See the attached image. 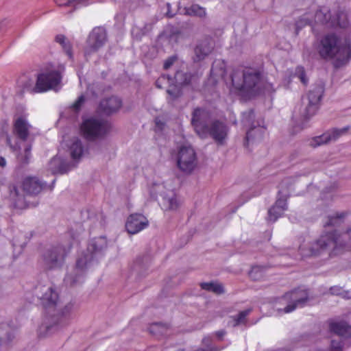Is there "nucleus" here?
<instances>
[{"mask_svg": "<svg viewBox=\"0 0 351 351\" xmlns=\"http://www.w3.org/2000/svg\"><path fill=\"white\" fill-rule=\"evenodd\" d=\"M84 147L81 140L78 138H74L71 140V144L69 146V151L71 158L75 160H79L84 152Z\"/></svg>", "mask_w": 351, "mask_h": 351, "instance_id": "31", "label": "nucleus"}, {"mask_svg": "<svg viewBox=\"0 0 351 351\" xmlns=\"http://www.w3.org/2000/svg\"><path fill=\"white\" fill-rule=\"evenodd\" d=\"M226 332L224 330H220L215 332V335L219 340H221L223 338V337L226 335Z\"/></svg>", "mask_w": 351, "mask_h": 351, "instance_id": "49", "label": "nucleus"}, {"mask_svg": "<svg viewBox=\"0 0 351 351\" xmlns=\"http://www.w3.org/2000/svg\"><path fill=\"white\" fill-rule=\"evenodd\" d=\"M54 1L58 7L65 8L68 9V12L71 13L79 8L100 2L101 0H54Z\"/></svg>", "mask_w": 351, "mask_h": 351, "instance_id": "28", "label": "nucleus"}, {"mask_svg": "<svg viewBox=\"0 0 351 351\" xmlns=\"http://www.w3.org/2000/svg\"><path fill=\"white\" fill-rule=\"evenodd\" d=\"M166 125L165 121L160 117L155 119V128L154 130L156 133L161 132Z\"/></svg>", "mask_w": 351, "mask_h": 351, "instance_id": "42", "label": "nucleus"}, {"mask_svg": "<svg viewBox=\"0 0 351 351\" xmlns=\"http://www.w3.org/2000/svg\"><path fill=\"white\" fill-rule=\"evenodd\" d=\"M85 101V98H84V95H80L78 99L73 103V104L72 105V108L76 110V111H78L82 104H84Z\"/></svg>", "mask_w": 351, "mask_h": 351, "instance_id": "44", "label": "nucleus"}, {"mask_svg": "<svg viewBox=\"0 0 351 351\" xmlns=\"http://www.w3.org/2000/svg\"><path fill=\"white\" fill-rule=\"evenodd\" d=\"M108 247L107 239L99 237L91 239L85 251L79 255L75 267L64 278L66 286H74L83 282L86 274L94 269Z\"/></svg>", "mask_w": 351, "mask_h": 351, "instance_id": "2", "label": "nucleus"}, {"mask_svg": "<svg viewBox=\"0 0 351 351\" xmlns=\"http://www.w3.org/2000/svg\"><path fill=\"white\" fill-rule=\"evenodd\" d=\"M46 186V183L36 177H27L23 182V190L29 195L38 194Z\"/></svg>", "mask_w": 351, "mask_h": 351, "instance_id": "27", "label": "nucleus"}, {"mask_svg": "<svg viewBox=\"0 0 351 351\" xmlns=\"http://www.w3.org/2000/svg\"><path fill=\"white\" fill-rule=\"evenodd\" d=\"M14 337V329L8 323L0 324V346H7Z\"/></svg>", "mask_w": 351, "mask_h": 351, "instance_id": "29", "label": "nucleus"}, {"mask_svg": "<svg viewBox=\"0 0 351 351\" xmlns=\"http://www.w3.org/2000/svg\"><path fill=\"white\" fill-rule=\"evenodd\" d=\"M167 84L168 85V88L167 89V93L171 97L172 100H175L178 97H179L181 95V90L180 88L178 86L176 83H173V84H169V83L167 82V80L162 81L160 82L161 88H162L163 84Z\"/></svg>", "mask_w": 351, "mask_h": 351, "instance_id": "36", "label": "nucleus"}, {"mask_svg": "<svg viewBox=\"0 0 351 351\" xmlns=\"http://www.w3.org/2000/svg\"><path fill=\"white\" fill-rule=\"evenodd\" d=\"M33 294L36 295L43 306L47 317L45 323L39 327L38 332L41 337L50 335L56 331L59 326L66 325L73 309V304L69 303L61 311L51 314L58 306V295L51 285L38 284L35 286Z\"/></svg>", "mask_w": 351, "mask_h": 351, "instance_id": "1", "label": "nucleus"}, {"mask_svg": "<svg viewBox=\"0 0 351 351\" xmlns=\"http://www.w3.org/2000/svg\"><path fill=\"white\" fill-rule=\"evenodd\" d=\"M134 7L130 6V8H129V10H134Z\"/></svg>", "mask_w": 351, "mask_h": 351, "instance_id": "58", "label": "nucleus"}, {"mask_svg": "<svg viewBox=\"0 0 351 351\" xmlns=\"http://www.w3.org/2000/svg\"><path fill=\"white\" fill-rule=\"evenodd\" d=\"M317 50L322 58L332 60L335 67H341L351 59V40L348 36L328 33L321 38Z\"/></svg>", "mask_w": 351, "mask_h": 351, "instance_id": "4", "label": "nucleus"}, {"mask_svg": "<svg viewBox=\"0 0 351 351\" xmlns=\"http://www.w3.org/2000/svg\"><path fill=\"white\" fill-rule=\"evenodd\" d=\"M64 71L63 65L55 66L50 65L39 73L36 82L32 89L33 93H42L50 90H56L62 82V74Z\"/></svg>", "mask_w": 351, "mask_h": 351, "instance_id": "7", "label": "nucleus"}, {"mask_svg": "<svg viewBox=\"0 0 351 351\" xmlns=\"http://www.w3.org/2000/svg\"><path fill=\"white\" fill-rule=\"evenodd\" d=\"M69 234L71 236V237L73 238V240L74 241L76 238H75V236L73 234V232H69Z\"/></svg>", "mask_w": 351, "mask_h": 351, "instance_id": "57", "label": "nucleus"}, {"mask_svg": "<svg viewBox=\"0 0 351 351\" xmlns=\"http://www.w3.org/2000/svg\"><path fill=\"white\" fill-rule=\"evenodd\" d=\"M233 88L239 95L250 99L259 93L271 94L275 92L271 83L264 82L260 71L249 68L234 69L231 74Z\"/></svg>", "mask_w": 351, "mask_h": 351, "instance_id": "3", "label": "nucleus"}, {"mask_svg": "<svg viewBox=\"0 0 351 351\" xmlns=\"http://www.w3.org/2000/svg\"><path fill=\"white\" fill-rule=\"evenodd\" d=\"M255 113L253 110H249L242 113L241 123L245 128H249L246 132L244 145L247 147L255 141L261 140L263 137L265 128L254 121Z\"/></svg>", "mask_w": 351, "mask_h": 351, "instance_id": "10", "label": "nucleus"}, {"mask_svg": "<svg viewBox=\"0 0 351 351\" xmlns=\"http://www.w3.org/2000/svg\"><path fill=\"white\" fill-rule=\"evenodd\" d=\"M344 213H341L336 216H330L328 217V221L326 223V227L340 226L343 221Z\"/></svg>", "mask_w": 351, "mask_h": 351, "instance_id": "38", "label": "nucleus"}, {"mask_svg": "<svg viewBox=\"0 0 351 351\" xmlns=\"http://www.w3.org/2000/svg\"><path fill=\"white\" fill-rule=\"evenodd\" d=\"M177 60V56H172L168 58L164 62V69H169L174 63V62Z\"/></svg>", "mask_w": 351, "mask_h": 351, "instance_id": "45", "label": "nucleus"}, {"mask_svg": "<svg viewBox=\"0 0 351 351\" xmlns=\"http://www.w3.org/2000/svg\"><path fill=\"white\" fill-rule=\"evenodd\" d=\"M145 34L146 32L144 29L140 28L136 25L133 26L131 29V34L132 37L137 40H141L143 36Z\"/></svg>", "mask_w": 351, "mask_h": 351, "instance_id": "40", "label": "nucleus"}, {"mask_svg": "<svg viewBox=\"0 0 351 351\" xmlns=\"http://www.w3.org/2000/svg\"><path fill=\"white\" fill-rule=\"evenodd\" d=\"M230 132L229 127L226 123L218 119L213 120L206 128L205 134L201 135L202 139L211 137L218 145H223L228 138Z\"/></svg>", "mask_w": 351, "mask_h": 351, "instance_id": "14", "label": "nucleus"}, {"mask_svg": "<svg viewBox=\"0 0 351 351\" xmlns=\"http://www.w3.org/2000/svg\"><path fill=\"white\" fill-rule=\"evenodd\" d=\"M350 239L348 231L342 234L335 230L332 232H327L322 234L320 238L313 243H307L305 241L299 246V252L302 257L317 255L321 251L328 248H332L333 251L339 248H345L346 250H351V244L350 241L346 242L345 240Z\"/></svg>", "mask_w": 351, "mask_h": 351, "instance_id": "6", "label": "nucleus"}, {"mask_svg": "<svg viewBox=\"0 0 351 351\" xmlns=\"http://www.w3.org/2000/svg\"><path fill=\"white\" fill-rule=\"evenodd\" d=\"M308 293L307 289L298 288L286 293L280 300L282 304L285 306L282 311L289 313L298 308H302L307 304Z\"/></svg>", "mask_w": 351, "mask_h": 351, "instance_id": "11", "label": "nucleus"}, {"mask_svg": "<svg viewBox=\"0 0 351 351\" xmlns=\"http://www.w3.org/2000/svg\"><path fill=\"white\" fill-rule=\"evenodd\" d=\"M167 12H166V15L169 18H172L175 14L171 12V4L169 3H167Z\"/></svg>", "mask_w": 351, "mask_h": 351, "instance_id": "48", "label": "nucleus"}, {"mask_svg": "<svg viewBox=\"0 0 351 351\" xmlns=\"http://www.w3.org/2000/svg\"><path fill=\"white\" fill-rule=\"evenodd\" d=\"M169 330L168 325L160 322L153 323L149 327V332L157 337L168 335Z\"/></svg>", "mask_w": 351, "mask_h": 351, "instance_id": "32", "label": "nucleus"}, {"mask_svg": "<svg viewBox=\"0 0 351 351\" xmlns=\"http://www.w3.org/2000/svg\"><path fill=\"white\" fill-rule=\"evenodd\" d=\"M55 40L61 45L68 57L71 59L73 58L71 45L67 38L62 34H58L56 36Z\"/></svg>", "mask_w": 351, "mask_h": 351, "instance_id": "33", "label": "nucleus"}, {"mask_svg": "<svg viewBox=\"0 0 351 351\" xmlns=\"http://www.w3.org/2000/svg\"><path fill=\"white\" fill-rule=\"evenodd\" d=\"M178 351H184V350H178Z\"/></svg>", "mask_w": 351, "mask_h": 351, "instance_id": "62", "label": "nucleus"}, {"mask_svg": "<svg viewBox=\"0 0 351 351\" xmlns=\"http://www.w3.org/2000/svg\"><path fill=\"white\" fill-rule=\"evenodd\" d=\"M212 121L211 112L208 110L204 108L194 109L192 113L191 125L199 137L206 134V130Z\"/></svg>", "mask_w": 351, "mask_h": 351, "instance_id": "16", "label": "nucleus"}, {"mask_svg": "<svg viewBox=\"0 0 351 351\" xmlns=\"http://www.w3.org/2000/svg\"><path fill=\"white\" fill-rule=\"evenodd\" d=\"M249 276L254 280H258L262 276L261 274L259 273V267H253L249 273Z\"/></svg>", "mask_w": 351, "mask_h": 351, "instance_id": "43", "label": "nucleus"}, {"mask_svg": "<svg viewBox=\"0 0 351 351\" xmlns=\"http://www.w3.org/2000/svg\"><path fill=\"white\" fill-rule=\"evenodd\" d=\"M200 286L202 289L212 291L217 294L222 293L224 291L222 285L218 282H202L200 284Z\"/></svg>", "mask_w": 351, "mask_h": 351, "instance_id": "34", "label": "nucleus"}, {"mask_svg": "<svg viewBox=\"0 0 351 351\" xmlns=\"http://www.w3.org/2000/svg\"><path fill=\"white\" fill-rule=\"evenodd\" d=\"M34 301V299L33 298L32 300L29 301L30 303H32Z\"/></svg>", "mask_w": 351, "mask_h": 351, "instance_id": "59", "label": "nucleus"}, {"mask_svg": "<svg viewBox=\"0 0 351 351\" xmlns=\"http://www.w3.org/2000/svg\"><path fill=\"white\" fill-rule=\"evenodd\" d=\"M343 339L335 340L332 339L330 343V350L331 351H342V348L345 345L346 342Z\"/></svg>", "mask_w": 351, "mask_h": 351, "instance_id": "41", "label": "nucleus"}, {"mask_svg": "<svg viewBox=\"0 0 351 351\" xmlns=\"http://www.w3.org/2000/svg\"><path fill=\"white\" fill-rule=\"evenodd\" d=\"M141 262H142V261H141V260H138H138L136 261V263L135 267H142L143 266L141 265Z\"/></svg>", "mask_w": 351, "mask_h": 351, "instance_id": "55", "label": "nucleus"}, {"mask_svg": "<svg viewBox=\"0 0 351 351\" xmlns=\"http://www.w3.org/2000/svg\"><path fill=\"white\" fill-rule=\"evenodd\" d=\"M324 92V86L322 84H317L308 91L306 96L302 97V105L304 106V108L301 114L302 127L305 126V122L315 115L318 110Z\"/></svg>", "mask_w": 351, "mask_h": 351, "instance_id": "9", "label": "nucleus"}, {"mask_svg": "<svg viewBox=\"0 0 351 351\" xmlns=\"http://www.w3.org/2000/svg\"><path fill=\"white\" fill-rule=\"evenodd\" d=\"M122 106V101L117 97H111L103 99L99 105V110L106 114H110L118 111Z\"/></svg>", "mask_w": 351, "mask_h": 351, "instance_id": "26", "label": "nucleus"}, {"mask_svg": "<svg viewBox=\"0 0 351 351\" xmlns=\"http://www.w3.org/2000/svg\"><path fill=\"white\" fill-rule=\"evenodd\" d=\"M213 45L210 39L205 38L197 43L194 48V62H199L205 60L213 51Z\"/></svg>", "mask_w": 351, "mask_h": 351, "instance_id": "21", "label": "nucleus"}, {"mask_svg": "<svg viewBox=\"0 0 351 351\" xmlns=\"http://www.w3.org/2000/svg\"><path fill=\"white\" fill-rule=\"evenodd\" d=\"M196 78V76L191 73H184L182 71H177L173 77L169 75H162L156 82L158 88H161L160 82L167 80L169 84L176 83L179 85H188L192 83Z\"/></svg>", "mask_w": 351, "mask_h": 351, "instance_id": "19", "label": "nucleus"}, {"mask_svg": "<svg viewBox=\"0 0 351 351\" xmlns=\"http://www.w3.org/2000/svg\"><path fill=\"white\" fill-rule=\"evenodd\" d=\"M72 245L73 243H71L67 247L63 245H57L47 249L42 256L45 267L49 269L60 267Z\"/></svg>", "mask_w": 351, "mask_h": 351, "instance_id": "12", "label": "nucleus"}, {"mask_svg": "<svg viewBox=\"0 0 351 351\" xmlns=\"http://www.w3.org/2000/svg\"><path fill=\"white\" fill-rule=\"evenodd\" d=\"M322 24L327 28L337 27L348 30L350 27V23L348 14L344 10H337L335 15H332L330 10L327 7H321L315 13L313 12H306L295 22L297 34L303 27L313 23Z\"/></svg>", "mask_w": 351, "mask_h": 351, "instance_id": "5", "label": "nucleus"}, {"mask_svg": "<svg viewBox=\"0 0 351 351\" xmlns=\"http://www.w3.org/2000/svg\"><path fill=\"white\" fill-rule=\"evenodd\" d=\"M177 166L184 173H191L197 167V158L191 145L182 146L177 155Z\"/></svg>", "mask_w": 351, "mask_h": 351, "instance_id": "13", "label": "nucleus"}, {"mask_svg": "<svg viewBox=\"0 0 351 351\" xmlns=\"http://www.w3.org/2000/svg\"><path fill=\"white\" fill-rule=\"evenodd\" d=\"M219 349L215 348V347H213V348H210L208 349H203V348H200V349H198L195 351H219Z\"/></svg>", "mask_w": 351, "mask_h": 351, "instance_id": "51", "label": "nucleus"}, {"mask_svg": "<svg viewBox=\"0 0 351 351\" xmlns=\"http://www.w3.org/2000/svg\"><path fill=\"white\" fill-rule=\"evenodd\" d=\"M232 117H233V119L232 121V124L236 125L237 122V119H236L235 115L233 114Z\"/></svg>", "mask_w": 351, "mask_h": 351, "instance_id": "56", "label": "nucleus"}, {"mask_svg": "<svg viewBox=\"0 0 351 351\" xmlns=\"http://www.w3.org/2000/svg\"><path fill=\"white\" fill-rule=\"evenodd\" d=\"M330 331L337 336L341 339L349 341L351 338V326L345 321L329 322Z\"/></svg>", "mask_w": 351, "mask_h": 351, "instance_id": "23", "label": "nucleus"}, {"mask_svg": "<svg viewBox=\"0 0 351 351\" xmlns=\"http://www.w3.org/2000/svg\"><path fill=\"white\" fill-rule=\"evenodd\" d=\"M17 245L20 246V247H21V248H23V247H24V246H25V243H21V244H19V245H17L16 243H13V246H14V250H16V248Z\"/></svg>", "mask_w": 351, "mask_h": 351, "instance_id": "54", "label": "nucleus"}, {"mask_svg": "<svg viewBox=\"0 0 351 351\" xmlns=\"http://www.w3.org/2000/svg\"><path fill=\"white\" fill-rule=\"evenodd\" d=\"M184 0L179 1L178 5V12L180 14L197 16L201 19L206 17V8L198 4H192L190 7L184 6Z\"/></svg>", "mask_w": 351, "mask_h": 351, "instance_id": "25", "label": "nucleus"}, {"mask_svg": "<svg viewBox=\"0 0 351 351\" xmlns=\"http://www.w3.org/2000/svg\"><path fill=\"white\" fill-rule=\"evenodd\" d=\"M33 127L23 117H18L14 123V132L16 135L22 141H26L28 136L32 133Z\"/></svg>", "mask_w": 351, "mask_h": 351, "instance_id": "24", "label": "nucleus"}, {"mask_svg": "<svg viewBox=\"0 0 351 351\" xmlns=\"http://www.w3.org/2000/svg\"><path fill=\"white\" fill-rule=\"evenodd\" d=\"M330 291V293L334 295H341L342 293L341 289L338 287H331Z\"/></svg>", "mask_w": 351, "mask_h": 351, "instance_id": "47", "label": "nucleus"}, {"mask_svg": "<svg viewBox=\"0 0 351 351\" xmlns=\"http://www.w3.org/2000/svg\"><path fill=\"white\" fill-rule=\"evenodd\" d=\"M162 204L166 210H176L179 206V203L174 195L171 197H164Z\"/></svg>", "mask_w": 351, "mask_h": 351, "instance_id": "37", "label": "nucleus"}, {"mask_svg": "<svg viewBox=\"0 0 351 351\" xmlns=\"http://www.w3.org/2000/svg\"><path fill=\"white\" fill-rule=\"evenodd\" d=\"M107 40L106 29L102 27H95L90 33L85 55L88 56L101 48Z\"/></svg>", "mask_w": 351, "mask_h": 351, "instance_id": "18", "label": "nucleus"}, {"mask_svg": "<svg viewBox=\"0 0 351 351\" xmlns=\"http://www.w3.org/2000/svg\"><path fill=\"white\" fill-rule=\"evenodd\" d=\"M7 141H8V143L10 142V138L8 137L7 138Z\"/></svg>", "mask_w": 351, "mask_h": 351, "instance_id": "60", "label": "nucleus"}, {"mask_svg": "<svg viewBox=\"0 0 351 351\" xmlns=\"http://www.w3.org/2000/svg\"><path fill=\"white\" fill-rule=\"evenodd\" d=\"M289 180V178H287L282 180L280 184V189L278 193L277 199L274 205L268 210L267 219L269 221L275 222L288 209L287 199L289 194L288 191H284V186H287Z\"/></svg>", "mask_w": 351, "mask_h": 351, "instance_id": "15", "label": "nucleus"}, {"mask_svg": "<svg viewBox=\"0 0 351 351\" xmlns=\"http://www.w3.org/2000/svg\"><path fill=\"white\" fill-rule=\"evenodd\" d=\"M15 206L19 208L29 207V204L25 202L24 204H21L19 201L15 202Z\"/></svg>", "mask_w": 351, "mask_h": 351, "instance_id": "52", "label": "nucleus"}, {"mask_svg": "<svg viewBox=\"0 0 351 351\" xmlns=\"http://www.w3.org/2000/svg\"><path fill=\"white\" fill-rule=\"evenodd\" d=\"M74 165L67 162L60 156H54L48 164V170L52 174H63L71 169Z\"/></svg>", "mask_w": 351, "mask_h": 351, "instance_id": "22", "label": "nucleus"}, {"mask_svg": "<svg viewBox=\"0 0 351 351\" xmlns=\"http://www.w3.org/2000/svg\"><path fill=\"white\" fill-rule=\"evenodd\" d=\"M226 73L224 62L220 60H215L213 63L210 69L209 81L215 83L219 77H224Z\"/></svg>", "mask_w": 351, "mask_h": 351, "instance_id": "30", "label": "nucleus"}, {"mask_svg": "<svg viewBox=\"0 0 351 351\" xmlns=\"http://www.w3.org/2000/svg\"><path fill=\"white\" fill-rule=\"evenodd\" d=\"M31 149H32V147L31 145H29L27 146L25 149V162H28V160L30 157V155H31Z\"/></svg>", "mask_w": 351, "mask_h": 351, "instance_id": "46", "label": "nucleus"}, {"mask_svg": "<svg viewBox=\"0 0 351 351\" xmlns=\"http://www.w3.org/2000/svg\"><path fill=\"white\" fill-rule=\"evenodd\" d=\"M348 130V127H344L341 129L333 128L328 130L324 134L308 138L306 143L308 146L316 148L321 145L327 144L331 141H335L338 139L341 135L346 133Z\"/></svg>", "mask_w": 351, "mask_h": 351, "instance_id": "17", "label": "nucleus"}, {"mask_svg": "<svg viewBox=\"0 0 351 351\" xmlns=\"http://www.w3.org/2000/svg\"><path fill=\"white\" fill-rule=\"evenodd\" d=\"M55 181H56L55 180H53V182H52L53 184H54Z\"/></svg>", "mask_w": 351, "mask_h": 351, "instance_id": "61", "label": "nucleus"}, {"mask_svg": "<svg viewBox=\"0 0 351 351\" xmlns=\"http://www.w3.org/2000/svg\"><path fill=\"white\" fill-rule=\"evenodd\" d=\"M147 219L141 214L130 215L125 223V228L129 234H134L142 231L148 226Z\"/></svg>", "mask_w": 351, "mask_h": 351, "instance_id": "20", "label": "nucleus"}, {"mask_svg": "<svg viewBox=\"0 0 351 351\" xmlns=\"http://www.w3.org/2000/svg\"><path fill=\"white\" fill-rule=\"evenodd\" d=\"M294 76L297 77L303 84H307L308 78L306 76L305 70L303 66H298L295 68Z\"/></svg>", "mask_w": 351, "mask_h": 351, "instance_id": "39", "label": "nucleus"}, {"mask_svg": "<svg viewBox=\"0 0 351 351\" xmlns=\"http://www.w3.org/2000/svg\"><path fill=\"white\" fill-rule=\"evenodd\" d=\"M5 165H6L5 159L3 157L0 156V167H3L5 166Z\"/></svg>", "mask_w": 351, "mask_h": 351, "instance_id": "53", "label": "nucleus"}, {"mask_svg": "<svg viewBox=\"0 0 351 351\" xmlns=\"http://www.w3.org/2000/svg\"><path fill=\"white\" fill-rule=\"evenodd\" d=\"M251 311V308H248L241 311L237 315L232 317V320L228 322V325L235 327L243 324L246 317L250 314Z\"/></svg>", "mask_w": 351, "mask_h": 351, "instance_id": "35", "label": "nucleus"}, {"mask_svg": "<svg viewBox=\"0 0 351 351\" xmlns=\"http://www.w3.org/2000/svg\"><path fill=\"white\" fill-rule=\"evenodd\" d=\"M110 123L103 119L88 117L80 125L82 135L88 141H95L106 136L110 130Z\"/></svg>", "mask_w": 351, "mask_h": 351, "instance_id": "8", "label": "nucleus"}, {"mask_svg": "<svg viewBox=\"0 0 351 351\" xmlns=\"http://www.w3.org/2000/svg\"><path fill=\"white\" fill-rule=\"evenodd\" d=\"M202 343L206 346H209L211 343V338L210 337H206L203 339Z\"/></svg>", "mask_w": 351, "mask_h": 351, "instance_id": "50", "label": "nucleus"}]
</instances>
